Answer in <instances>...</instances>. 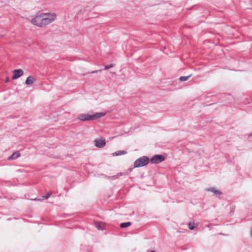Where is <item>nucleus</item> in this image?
<instances>
[{
  "label": "nucleus",
  "instance_id": "nucleus-1",
  "mask_svg": "<svg viewBox=\"0 0 252 252\" xmlns=\"http://www.w3.org/2000/svg\"><path fill=\"white\" fill-rule=\"evenodd\" d=\"M56 18L54 13H47L37 15L31 20V23L38 27H44L53 22Z\"/></svg>",
  "mask_w": 252,
  "mask_h": 252
},
{
  "label": "nucleus",
  "instance_id": "nucleus-2",
  "mask_svg": "<svg viewBox=\"0 0 252 252\" xmlns=\"http://www.w3.org/2000/svg\"><path fill=\"white\" fill-rule=\"evenodd\" d=\"M105 115V113L103 112L96 113L93 115L82 114L78 115L77 119L81 121L94 120L103 117Z\"/></svg>",
  "mask_w": 252,
  "mask_h": 252
},
{
  "label": "nucleus",
  "instance_id": "nucleus-3",
  "mask_svg": "<svg viewBox=\"0 0 252 252\" xmlns=\"http://www.w3.org/2000/svg\"><path fill=\"white\" fill-rule=\"evenodd\" d=\"M150 159L149 157L144 156L137 159L134 162V168L143 167L149 164Z\"/></svg>",
  "mask_w": 252,
  "mask_h": 252
},
{
  "label": "nucleus",
  "instance_id": "nucleus-4",
  "mask_svg": "<svg viewBox=\"0 0 252 252\" xmlns=\"http://www.w3.org/2000/svg\"><path fill=\"white\" fill-rule=\"evenodd\" d=\"M165 157L162 155H156L154 156L150 159V161L154 164H158L163 161Z\"/></svg>",
  "mask_w": 252,
  "mask_h": 252
},
{
  "label": "nucleus",
  "instance_id": "nucleus-5",
  "mask_svg": "<svg viewBox=\"0 0 252 252\" xmlns=\"http://www.w3.org/2000/svg\"><path fill=\"white\" fill-rule=\"evenodd\" d=\"M95 146L97 148H103L106 145V142L104 139H95L94 141Z\"/></svg>",
  "mask_w": 252,
  "mask_h": 252
},
{
  "label": "nucleus",
  "instance_id": "nucleus-6",
  "mask_svg": "<svg viewBox=\"0 0 252 252\" xmlns=\"http://www.w3.org/2000/svg\"><path fill=\"white\" fill-rule=\"evenodd\" d=\"M23 74V71L21 69H15L13 71L12 79H16L22 76Z\"/></svg>",
  "mask_w": 252,
  "mask_h": 252
},
{
  "label": "nucleus",
  "instance_id": "nucleus-7",
  "mask_svg": "<svg viewBox=\"0 0 252 252\" xmlns=\"http://www.w3.org/2000/svg\"><path fill=\"white\" fill-rule=\"evenodd\" d=\"M207 190L214 193L217 196L220 195L222 194L220 190L217 189L215 188H209L207 189Z\"/></svg>",
  "mask_w": 252,
  "mask_h": 252
},
{
  "label": "nucleus",
  "instance_id": "nucleus-8",
  "mask_svg": "<svg viewBox=\"0 0 252 252\" xmlns=\"http://www.w3.org/2000/svg\"><path fill=\"white\" fill-rule=\"evenodd\" d=\"M20 154L19 151L14 152L8 158L9 160L15 159L20 157Z\"/></svg>",
  "mask_w": 252,
  "mask_h": 252
},
{
  "label": "nucleus",
  "instance_id": "nucleus-9",
  "mask_svg": "<svg viewBox=\"0 0 252 252\" xmlns=\"http://www.w3.org/2000/svg\"><path fill=\"white\" fill-rule=\"evenodd\" d=\"M34 82V79L33 77L32 76H29L27 77L25 82V84L27 85H31L33 84Z\"/></svg>",
  "mask_w": 252,
  "mask_h": 252
},
{
  "label": "nucleus",
  "instance_id": "nucleus-10",
  "mask_svg": "<svg viewBox=\"0 0 252 252\" xmlns=\"http://www.w3.org/2000/svg\"><path fill=\"white\" fill-rule=\"evenodd\" d=\"M126 153H127V152L125 151L120 150V151L115 152V153H113L112 155L114 156H119L125 155Z\"/></svg>",
  "mask_w": 252,
  "mask_h": 252
},
{
  "label": "nucleus",
  "instance_id": "nucleus-11",
  "mask_svg": "<svg viewBox=\"0 0 252 252\" xmlns=\"http://www.w3.org/2000/svg\"><path fill=\"white\" fill-rule=\"evenodd\" d=\"M131 225V223L130 222H123L120 224L121 228H126Z\"/></svg>",
  "mask_w": 252,
  "mask_h": 252
},
{
  "label": "nucleus",
  "instance_id": "nucleus-12",
  "mask_svg": "<svg viewBox=\"0 0 252 252\" xmlns=\"http://www.w3.org/2000/svg\"><path fill=\"white\" fill-rule=\"evenodd\" d=\"M191 76V74H190L187 76H181L179 78V80L182 82L186 81L188 80Z\"/></svg>",
  "mask_w": 252,
  "mask_h": 252
},
{
  "label": "nucleus",
  "instance_id": "nucleus-13",
  "mask_svg": "<svg viewBox=\"0 0 252 252\" xmlns=\"http://www.w3.org/2000/svg\"><path fill=\"white\" fill-rule=\"evenodd\" d=\"M188 227L190 230H193L195 228L194 222H189L188 223Z\"/></svg>",
  "mask_w": 252,
  "mask_h": 252
},
{
  "label": "nucleus",
  "instance_id": "nucleus-14",
  "mask_svg": "<svg viewBox=\"0 0 252 252\" xmlns=\"http://www.w3.org/2000/svg\"><path fill=\"white\" fill-rule=\"evenodd\" d=\"M113 66H114V65L113 64H110L109 65H106L104 66V69L108 70V69L112 68Z\"/></svg>",
  "mask_w": 252,
  "mask_h": 252
},
{
  "label": "nucleus",
  "instance_id": "nucleus-15",
  "mask_svg": "<svg viewBox=\"0 0 252 252\" xmlns=\"http://www.w3.org/2000/svg\"><path fill=\"white\" fill-rule=\"evenodd\" d=\"M51 192L48 193L45 195L43 196V197L44 199H48L51 196Z\"/></svg>",
  "mask_w": 252,
  "mask_h": 252
},
{
  "label": "nucleus",
  "instance_id": "nucleus-16",
  "mask_svg": "<svg viewBox=\"0 0 252 252\" xmlns=\"http://www.w3.org/2000/svg\"><path fill=\"white\" fill-rule=\"evenodd\" d=\"M33 200H37V201H42V200H44V198L43 197V198H34L33 199Z\"/></svg>",
  "mask_w": 252,
  "mask_h": 252
},
{
  "label": "nucleus",
  "instance_id": "nucleus-17",
  "mask_svg": "<svg viewBox=\"0 0 252 252\" xmlns=\"http://www.w3.org/2000/svg\"><path fill=\"white\" fill-rule=\"evenodd\" d=\"M101 71V70H96L92 71L91 73H96L97 72H100Z\"/></svg>",
  "mask_w": 252,
  "mask_h": 252
},
{
  "label": "nucleus",
  "instance_id": "nucleus-18",
  "mask_svg": "<svg viewBox=\"0 0 252 252\" xmlns=\"http://www.w3.org/2000/svg\"><path fill=\"white\" fill-rule=\"evenodd\" d=\"M9 81V78H7L6 79L5 81V83H7V82H8Z\"/></svg>",
  "mask_w": 252,
  "mask_h": 252
},
{
  "label": "nucleus",
  "instance_id": "nucleus-19",
  "mask_svg": "<svg viewBox=\"0 0 252 252\" xmlns=\"http://www.w3.org/2000/svg\"><path fill=\"white\" fill-rule=\"evenodd\" d=\"M97 228L99 230L102 229V228L99 225H97Z\"/></svg>",
  "mask_w": 252,
  "mask_h": 252
},
{
  "label": "nucleus",
  "instance_id": "nucleus-20",
  "mask_svg": "<svg viewBox=\"0 0 252 252\" xmlns=\"http://www.w3.org/2000/svg\"><path fill=\"white\" fill-rule=\"evenodd\" d=\"M252 136V132L251 133H250V134H249L248 135V137H251Z\"/></svg>",
  "mask_w": 252,
  "mask_h": 252
},
{
  "label": "nucleus",
  "instance_id": "nucleus-21",
  "mask_svg": "<svg viewBox=\"0 0 252 252\" xmlns=\"http://www.w3.org/2000/svg\"><path fill=\"white\" fill-rule=\"evenodd\" d=\"M251 236L252 237V228L251 231Z\"/></svg>",
  "mask_w": 252,
  "mask_h": 252
},
{
  "label": "nucleus",
  "instance_id": "nucleus-22",
  "mask_svg": "<svg viewBox=\"0 0 252 252\" xmlns=\"http://www.w3.org/2000/svg\"><path fill=\"white\" fill-rule=\"evenodd\" d=\"M220 235H223V236H225V235H226L225 234H223V233H220Z\"/></svg>",
  "mask_w": 252,
  "mask_h": 252
},
{
  "label": "nucleus",
  "instance_id": "nucleus-23",
  "mask_svg": "<svg viewBox=\"0 0 252 252\" xmlns=\"http://www.w3.org/2000/svg\"><path fill=\"white\" fill-rule=\"evenodd\" d=\"M150 252H156L155 251H151Z\"/></svg>",
  "mask_w": 252,
  "mask_h": 252
}]
</instances>
